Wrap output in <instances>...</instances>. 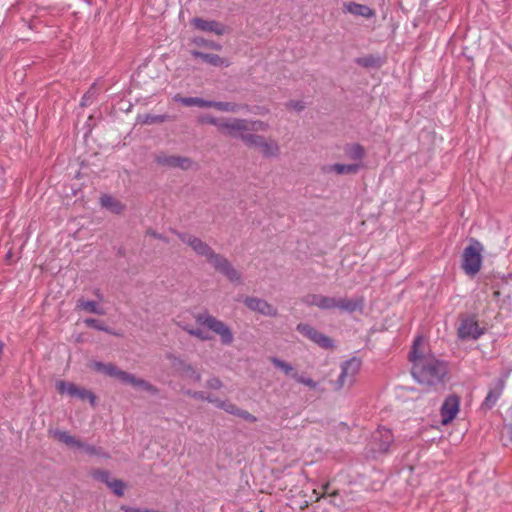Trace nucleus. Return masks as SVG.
<instances>
[{
  "label": "nucleus",
  "mask_w": 512,
  "mask_h": 512,
  "mask_svg": "<svg viewBox=\"0 0 512 512\" xmlns=\"http://www.w3.org/2000/svg\"><path fill=\"white\" fill-rule=\"evenodd\" d=\"M167 160H173V161H176V160H182L181 158L179 157H170L168 158Z\"/></svg>",
  "instance_id": "nucleus-52"
},
{
  "label": "nucleus",
  "mask_w": 512,
  "mask_h": 512,
  "mask_svg": "<svg viewBox=\"0 0 512 512\" xmlns=\"http://www.w3.org/2000/svg\"><path fill=\"white\" fill-rule=\"evenodd\" d=\"M76 307L78 309L84 310L89 313H94L97 315H104L105 311L102 307H100L95 301L84 300L83 298L77 301Z\"/></svg>",
  "instance_id": "nucleus-24"
},
{
  "label": "nucleus",
  "mask_w": 512,
  "mask_h": 512,
  "mask_svg": "<svg viewBox=\"0 0 512 512\" xmlns=\"http://www.w3.org/2000/svg\"><path fill=\"white\" fill-rule=\"evenodd\" d=\"M393 442V434L389 429L379 428L373 434L370 442L371 451L376 454L386 453Z\"/></svg>",
  "instance_id": "nucleus-11"
},
{
  "label": "nucleus",
  "mask_w": 512,
  "mask_h": 512,
  "mask_svg": "<svg viewBox=\"0 0 512 512\" xmlns=\"http://www.w3.org/2000/svg\"><path fill=\"white\" fill-rule=\"evenodd\" d=\"M171 231L182 243L190 247L197 256L205 258L208 264L224 275L229 281L233 283L242 282L241 273L234 268L224 255L216 253L208 243L188 232H180L175 229Z\"/></svg>",
  "instance_id": "nucleus-2"
},
{
  "label": "nucleus",
  "mask_w": 512,
  "mask_h": 512,
  "mask_svg": "<svg viewBox=\"0 0 512 512\" xmlns=\"http://www.w3.org/2000/svg\"><path fill=\"white\" fill-rule=\"evenodd\" d=\"M459 404L460 399L456 395H450L445 399L441 407V416L443 424H448L456 417L459 411Z\"/></svg>",
  "instance_id": "nucleus-17"
},
{
  "label": "nucleus",
  "mask_w": 512,
  "mask_h": 512,
  "mask_svg": "<svg viewBox=\"0 0 512 512\" xmlns=\"http://www.w3.org/2000/svg\"><path fill=\"white\" fill-rule=\"evenodd\" d=\"M84 323L88 326V327H91V328H94V329H97L99 331H104V332H108V333H112L110 331V329L105 326L102 322H100L99 320L97 319H94V318H87L85 319Z\"/></svg>",
  "instance_id": "nucleus-33"
},
{
  "label": "nucleus",
  "mask_w": 512,
  "mask_h": 512,
  "mask_svg": "<svg viewBox=\"0 0 512 512\" xmlns=\"http://www.w3.org/2000/svg\"><path fill=\"white\" fill-rule=\"evenodd\" d=\"M296 330L323 349L334 348V341L332 338L319 332L309 324L299 323L296 327Z\"/></svg>",
  "instance_id": "nucleus-10"
},
{
  "label": "nucleus",
  "mask_w": 512,
  "mask_h": 512,
  "mask_svg": "<svg viewBox=\"0 0 512 512\" xmlns=\"http://www.w3.org/2000/svg\"><path fill=\"white\" fill-rule=\"evenodd\" d=\"M195 393H196V391L191 390V389H188V390L184 391V394H185V395H187V396H189V397H191V398H193V399H194V395H195Z\"/></svg>",
  "instance_id": "nucleus-48"
},
{
  "label": "nucleus",
  "mask_w": 512,
  "mask_h": 512,
  "mask_svg": "<svg viewBox=\"0 0 512 512\" xmlns=\"http://www.w3.org/2000/svg\"><path fill=\"white\" fill-rule=\"evenodd\" d=\"M172 366L183 379L192 382H200L202 379L201 373L194 366L180 358L173 357Z\"/></svg>",
  "instance_id": "nucleus-15"
},
{
  "label": "nucleus",
  "mask_w": 512,
  "mask_h": 512,
  "mask_svg": "<svg viewBox=\"0 0 512 512\" xmlns=\"http://www.w3.org/2000/svg\"><path fill=\"white\" fill-rule=\"evenodd\" d=\"M247 126V133L251 132H265L269 129V124L261 120H249Z\"/></svg>",
  "instance_id": "nucleus-29"
},
{
  "label": "nucleus",
  "mask_w": 512,
  "mask_h": 512,
  "mask_svg": "<svg viewBox=\"0 0 512 512\" xmlns=\"http://www.w3.org/2000/svg\"><path fill=\"white\" fill-rule=\"evenodd\" d=\"M80 445L81 446H78V449L83 450L86 454H88V455H100L99 449L96 448L95 446L90 445V444H86V443H84L82 441H80Z\"/></svg>",
  "instance_id": "nucleus-37"
},
{
  "label": "nucleus",
  "mask_w": 512,
  "mask_h": 512,
  "mask_svg": "<svg viewBox=\"0 0 512 512\" xmlns=\"http://www.w3.org/2000/svg\"><path fill=\"white\" fill-rule=\"evenodd\" d=\"M91 476L102 482V483H105L107 486H108V483H110L112 481L111 479V476H110V472L107 471V470H103V469H94L91 471Z\"/></svg>",
  "instance_id": "nucleus-31"
},
{
  "label": "nucleus",
  "mask_w": 512,
  "mask_h": 512,
  "mask_svg": "<svg viewBox=\"0 0 512 512\" xmlns=\"http://www.w3.org/2000/svg\"><path fill=\"white\" fill-rule=\"evenodd\" d=\"M11 258V252L9 251L7 254H6V259L9 260Z\"/></svg>",
  "instance_id": "nucleus-53"
},
{
  "label": "nucleus",
  "mask_w": 512,
  "mask_h": 512,
  "mask_svg": "<svg viewBox=\"0 0 512 512\" xmlns=\"http://www.w3.org/2000/svg\"><path fill=\"white\" fill-rule=\"evenodd\" d=\"M94 96H95V85H93L87 91V93L84 94V96L82 97V100H81V105L88 106L93 101Z\"/></svg>",
  "instance_id": "nucleus-39"
},
{
  "label": "nucleus",
  "mask_w": 512,
  "mask_h": 512,
  "mask_svg": "<svg viewBox=\"0 0 512 512\" xmlns=\"http://www.w3.org/2000/svg\"><path fill=\"white\" fill-rule=\"evenodd\" d=\"M362 167L361 162H354L351 164H341V163H335L331 166L324 167V170L327 172H335L338 175L342 174H355L357 173L360 168Z\"/></svg>",
  "instance_id": "nucleus-21"
},
{
  "label": "nucleus",
  "mask_w": 512,
  "mask_h": 512,
  "mask_svg": "<svg viewBox=\"0 0 512 512\" xmlns=\"http://www.w3.org/2000/svg\"><path fill=\"white\" fill-rule=\"evenodd\" d=\"M337 494H338V492H337V491H334L331 495H332V496H335V495H337Z\"/></svg>",
  "instance_id": "nucleus-56"
},
{
  "label": "nucleus",
  "mask_w": 512,
  "mask_h": 512,
  "mask_svg": "<svg viewBox=\"0 0 512 512\" xmlns=\"http://www.w3.org/2000/svg\"><path fill=\"white\" fill-rule=\"evenodd\" d=\"M101 206L110 210L115 214H120L123 212L125 206L116 198L111 195L103 194L100 197Z\"/></svg>",
  "instance_id": "nucleus-22"
},
{
  "label": "nucleus",
  "mask_w": 512,
  "mask_h": 512,
  "mask_svg": "<svg viewBox=\"0 0 512 512\" xmlns=\"http://www.w3.org/2000/svg\"><path fill=\"white\" fill-rule=\"evenodd\" d=\"M494 294L496 297H498L500 295L499 291H496Z\"/></svg>",
  "instance_id": "nucleus-55"
},
{
  "label": "nucleus",
  "mask_w": 512,
  "mask_h": 512,
  "mask_svg": "<svg viewBox=\"0 0 512 512\" xmlns=\"http://www.w3.org/2000/svg\"><path fill=\"white\" fill-rule=\"evenodd\" d=\"M423 339L417 337L409 353L412 362V376L421 385L431 387L441 384L447 374V365L432 354H424L420 347Z\"/></svg>",
  "instance_id": "nucleus-1"
},
{
  "label": "nucleus",
  "mask_w": 512,
  "mask_h": 512,
  "mask_svg": "<svg viewBox=\"0 0 512 512\" xmlns=\"http://www.w3.org/2000/svg\"><path fill=\"white\" fill-rule=\"evenodd\" d=\"M292 377L298 382L303 385H306L310 387L311 389H315L317 387V382H315L313 379L299 375L298 373L292 374Z\"/></svg>",
  "instance_id": "nucleus-34"
},
{
  "label": "nucleus",
  "mask_w": 512,
  "mask_h": 512,
  "mask_svg": "<svg viewBox=\"0 0 512 512\" xmlns=\"http://www.w3.org/2000/svg\"><path fill=\"white\" fill-rule=\"evenodd\" d=\"M206 108H215L219 111L224 112H238L240 106L233 102H222V101H209L207 100Z\"/></svg>",
  "instance_id": "nucleus-25"
},
{
  "label": "nucleus",
  "mask_w": 512,
  "mask_h": 512,
  "mask_svg": "<svg viewBox=\"0 0 512 512\" xmlns=\"http://www.w3.org/2000/svg\"><path fill=\"white\" fill-rule=\"evenodd\" d=\"M108 487L115 495L119 497L124 495L125 483L122 480L112 479V481L108 483Z\"/></svg>",
  "instance_id": "nucleus-32"
},
{
  "label": "nucleus",
  "mask_w": 512,
  "mask_h": 512,
  "mask_svg": "<svg viewBox=\"0 0 512 512\" xmlns=\"http://www.w3.org/2000/svg\"><path fill=\"white\" fill-rule=\"evenodd\" d=\"M184 330H186L190 335L192 336H195L196 338L200 339V340H209L210 337L201 329H193V328H188V327H184Z\"/></svg>",
  "instance_id": "nucleus-36"
},
{
  "label": "nucleus",
  "mask_w": 512,
  "mask_h": 512,
  "mask_svg": "<svg viewBox=\"0 0 512 512\" xmlns=\"http://www.w3.org/2000/svg\"><path fill=\"white\" fill-rule=\"evenodd\" d=\"M270 361L273 363V365L279 369H281L286 375H291L296 373L294 371V368L291 364L285 362L284 360H281L277 357H272Z\"/></svg>",
  "instance_id": "nucleus-30"
},
{
  "label": "nucleus",
  "mask_w": 512,
  "mask_h": 512,
  "mask_svg": "<svg viewBox=\"0 0 512 512\" xmlns=\"http://www.w3.org/2000/svg\"><path fill=\"white\" fill-rule=\"evenodd\" d=\"M286 107L290 110L301 112L305 108V104L301 100H290L286 103Z\"/></svg>",
  "instance_id": "nucleus-40"
},
{
  "label": "nucleus",
  "mask_w": 512,
  "mask_h": 512,
  "mask_svg": "<svg viewBox=\"0 0 512 512\" xmlns=\"http://www.w3.org/2000/svg\"><path fill=\"white\" fill-rule=\"evenodd\" d=\"M219 119L220 118H215V117H212V116H207V117H204L202 119V122L208 123V124H211V125H214L215 127H217L218 123H219Z\"/></svg>",
  "instance_id": "nucleus-45"
},
{
  "label": "nucleus",
  "mask_w": 512,
  "mask_h": 512,
  "mask_svg": "<svg viewBox=\"0 0 512 512\" xmlns=\"http://www.w3.org/2000/svg\"><path fill=\"white\" fill-rule=\"evenodd\" d=\"M206 397H207V398H205V401H207V402H209V403H212V402L214 401V399H215V397L211 396V395H210V394H208V393L206 394Z\"/></svg>",
  "instance_id": "nucleus-49"
},
{
  "label": "nucleus",
  "mask_w": 512,
  "mask_h": 512,
  "mask_svg": "<svg viewBox=\"0 0 512 512\" xmlns=\"http://www.w3.org/2000/svg\"><path fill=\"white\" fill-rule=\"evenodd\" d=\"M191 25L202 32L214 33L215 35L221 36L227 32V27L216 20H205L200 17H195L191 20Z\"/></svg>",
  "instance_id": "nucleus-16"
},
{
  "label": "nucleus",
  "mask_w": 512,
  "mask_h": 512,
  "mask_svg": "<svg viewBox=\"0 0 512 512\" xmlns=\"http://www.w3.org/2000/svg\"><path fill=\"white\" fill-rule=\"evenodd\" d=\"M205 386L208 389L219 390L222 388L223 383L218 377H211L206 381Z\"/></svg>",
  "instance_id": "nucleus-38"
},
{
  "label": "nucleus",
  "mask_w": 512,
  "mask_h": 512,
  "mask_svg": "<svg viewBox=\"0 0 512 512\" xmlns=\"http://www.w3.org/2000/svg\"><path fill=\"white\" fill-rule=\"evenodd\" d=\"M223 402H224L223 400L215 398L212 403L215 404V406L219 408V403H223Z\"/></svg>",
  "instance_id": "nucleus-51"
},
{
  "label": "nucleus",
  "mask_w": 512,
  "mask_h": 512,
  "mask_svg": "<svg viewBox=\"0 0 512 512\" xmlns=\"http://www.w3.org/2000/svg\"><path fill=\"white\" fill-rule=\"evenodd\" d=\"M248 119L232 118L227 136L238 138L244 142L245 136H251L252 133H247Z\"/></svg>",
  "instance_id": "nucleus-18"
},
{
  "label": "nucleus",
  "mask_w": 512,
  "mask_h": 512,
  "mask_svg": "<svg viewBox=\"0 0 512 512\" xmlns=\"http://www.w3.org/2000/svg\"><path fill=\"white\" fill-rule=\"evenodd\" d=\"M244 144L259 149L263 156L267 158L277 157L279 154V145L276 140L271 138L252 133L251 136H245Z\"/></svg>",
  "instance_id": "nucleus-8"
},
{
  "label": "nucleus",
  "mask_w": 512,
  "mask_h": 512,
  "mask_svg": "<svg viewBox=\"0 0 512 512\" xmlns=\"http://www.w3.org/2000/svg\"><path fill=\"white\" fill-rule=\"evenodd\" d=\"M344 12L350 13L354 16H360L366 19H370L375 17L376 12L374 9L368 7L364 4H359L356 2H348L343 5Z\"/></svg>",
  "instance_id": "nucleus-19"
},
{
  "label": "nucleus",
  "mask_w": 512,
  "mask_h": 512,
  "mask_svg": "<svg viewBox=\"0 0 512 512\" xmlns=\"http://www.w3.org/2000/svg\"><path fill=\"white\" fill-rule=\"evenodd\" d=\"M328 487H329L328 483L323 486V489H324L325 492L327 491Z\"/></svg>",
  "instance_id": "nucleus-54"
},
{
  "label": "nucleus",
  "mask_w": 512,
  "mask_h": 512,
  "mask_svg": "<svg viewBox=\"0 0 512 512\" xmlns=\"http://www.w3.org/2000/svg\"><path fill=\"white\" fill-rule=\"evenodd\" d=\"M173 100L175 102H179L184 106L191 107V106H197L201 108H206L207 100H204L199 97H183L180 94H176L173 97Z\"/></svg>",
  "instance_id": "nucleus-26"
},
{
  "label": "nucleus",
  "mask_w": 512,
  "mask_h": 512,
  "mask_svg": "<svg viewBox=\"0 0 512 512\" xmlns=\"http://www.w3.org/2000/svg\"><path fill=\"white\" fill-rule=\"evenodd\" d=\"M191 55L195 58L202 59L204 62L214 67H228L230 65L228 59L223 58L217 54L203 53L198 50H192Z\"/></svg>",
  "instance_id": "nucleus-20"
},
{
  "label": "nucleus",
  "mask_w": 512,
  "mask_h": 512,
  "mask_svg": "<svg viewBox=\"0 0 512 512\" xmlns=\"http://www.w3.org/2000/svg\"><path fill=\"white\" fill-rule=\"evenodd\" d=\"M167 119L166 115L147 116L146 123H162Z\"/></svg>",
  "instance_id": "nucleus-44"
},
{
  "label": "nucleus",
  "mask_w": 512,
  "mask_h": 512,
  "mask_svg": "<svg viewBox=\"0 0 512 512\" xmlns=\"http://www.w3.org/2000/svg\"><path fill=\"white\" fill-rule=\"evenodd\" d=\"M56 387L58 392L61 394L67 393L68 395L77 397L81 400L87 399L92 406L95 405L96 397L90 390L79 388L75 384L66 381H58Z\"/></svg>",
  "instance_id": "nucleus-12"
},
{
  "label": "nucleus",
  "mask_w": 512,
  "mask_h": 512,
  "mask_svg": "<svg viewBox=\"0 0 512 512\" xmlns=\"http://www.w3.org/2000/svg\"><path fill=\"white\" fill-rule=\"evenodd\" d=\"M232 118H220L218 123V130L223 133L224 135H227V132L229 130V125Z\"/></svg>",
  "instance_id": "nucleus-42"
},
{
  "label": "nucleus",
  "mask_w": 512,
  "mask_h": 512,
  "mask_svg": "<svg viewBox=\"0 0 512 512\" xmlns=\"http://www.w3.org/2000/svg\"><path fill=\"white\" fill-rule=\"evenodd\" d=\"M360 368L361 361L356 357L344 361L341 364V373L338 376V379L334 382V388L336 390H341L345 387L352 386Z\"/></svg>",
  "instance_id": "nucleus-7"
},
{
  "label": "nucleus",
  "mask_w": 512,
  "mask_h": 512,
  "mask_svg": "<svg viewBox=\"0 0 512 512\" xmlns=\"http://www.w3.org/2000/svg\"><path fill=\"white\" fill-rule=\"evenodd\" d=\"M485 333V329L479 326L475 316H467L461 319L457 330L458 338L467 340H477Z\"/></svg>",
  "instance_id": "nucleus-9"
},
{
  "label": "nucleus",
  "mask_w": 512,
  "mask_h": 512,
  "mask_svg": "<svg viewBox=\"0 0 512 512\" xmlns=\"http://www.w3.org/2000/svg\"><path fill=\"white\" fill-rule=\"evenodd\" d=\"M195 319L198 324L206 326L209 330L217 334L220 337L222 344L230 345L233 342V333L230 327L223 321L208 313L198 314Z\"/></svg>",
  "instance_id": "nucleus-5"
},
{
  "label": "nucleus",
  "mask_w": 512,
  "mask_h": 512,
  "mask_svg": "<svg viewBox=\"0 0 512 512\" xmlns=\"http://www.w3.org/2000/svg\"><path fill=\"white\" fill-rule=\"evenodd\" d=\"M146 235L153 237L155 239L161 240L165 243H169V239L167 237H165L163 234L156 232L155 230H153L151 228L146 231Z\"/></svg>",
  "instance_id": "nucleus-43"
},
{
  "label": "nucleus",
  "mask_w": 512,
  "mask_h": 512,
  "mask_svg": "<svg viewBox=\"0 0 512 512\" xmlns=\"http://www.w3.org/2000/svg\"><path fill=\"white\" fill-rule=\"evenodd\" d=\"M206 394L204 391H196L194 399L205 401V398H207Z\"/></svg>",
  "instance_id": "nucleus-47"
},
{
  "label": "nucleus",
  "mask_w": 512,
  "mask_h": 512,
  "mask_svg": "<svg viewBox=\"0 0 512 512\" xmlns=\"http://www.w3.org/2000/svg\"><path fill=\"white\" fill-rule=\"evenodd\" d=\"M236 416L237 417H240L242 418L243 420L247 421V422H250V423H254L257 421V418L252 415L251 413H249L248 411L246 410H243L241 408L238 409V412L236 413Z\"/></svg>",
  "instance_id": "nucleus-41"
},
{
  "label": "nucleus",
  "mask_w": 512,
  "mask_h": 512,
  "mask_svg": "<svg viewBox=\"0 0 512 512\" xmlns=\"http://www.w3.org/2000/svg\"><path fill=\"white\" fill-rule=\"evenodd\" d=\"M344 151L345 155L351 160H360L365 157V150L358 143L347 144Z\"/></svg>",
  "instance_id": "nucleus-27"
},
{
  "label": "nucleus",
  "mask_w": 512,
  "mask_h": 512,
  "mask_svg": "<svg viewBox=\"0 0 512 512\" xmlns=\"http://www.w3.org/2000/svg\"><path fill=\"white\" fill-rule=\"evenodd\" d=\"M359 63L363 66H368L369 65V60L368 59H363V60H359Z\"/></svg>",
  "instance_id": "nucleus-50"
},
{
  "label": "nucleus",
  "mask_w": 512,
  "mask_h": 512,
  "mask_svg": "<svg viewBox=\"0 0 512 512\" xmlns=\"http://www.w3.org/2000/svg\"><path fill=\"white\" fill-rule=\"evenodd\" d=\"M51 433L54 438H56L58 441H60L61 443H64L65 445H67L69 447L78 448V446H81L80 440L77 439L75 436L71 435L70 433H68L67 431L54 430Z\"/></svg>",
  "instance_id": "nucleus-23"
},
{
  "label": "nucleus",
  "mask_w": 512,
  "mask_h": 512,
  "mask_svg": "<svg viewBox=\"0 0 512 512\" xmlns=\"http://www.w3.org/2000/svg\"><path fill=\"white\" fill-rule=\"evenodd\" d=\"M302 303L307 306H316L321 310L338 309L342 312L353 313L363 308V298H347V297H331L322 294H307L301 299Z\"/></svg>",
  "instance_id": "nucleus-3"
},
{
  "label": "nucleus",
  "mask_w": 512,
  "mask_h": 512,
  "mask_svg": "<svg viewBox=\"0 0 512 512\" xmlns=\"http://www.w3.org/2000/svg\"><path fill=\"white\" fill-rule=\"evenodd\" d=\"M191 42L196 46L207 47V48L217 50V51H220L222 49L221 44H219L215 41H212V40H207L203 37H194L191 40Z\"/></svg>",
  "instance_id": "nucleus-28"
},
{
  "label": "nucleus",
  "mask_w": 512,
  "mask_h": 512,
  "mask_svg": "<svg viewBox=\"0 0 512 512\" xmlns=\"http://www.w3.org/2000/svg\"><path fill=\"white\" fill-rule=\"evenodd\" d=\"M219 408L234 416H236V413L238 412L239 409V407H237L230 401H224L223 403H219Z\"/></svg>",
  "instance_id": "nucleus-35"
},
{
  "label": "nucleus",
  "mask_w": 512,
  "mask_h": 512,
  "mask_svg": "<svg viewBox=\"0 0 512 512\" xmlns=\"http://www.w3.org/2000/svg\"><path fill=\"white\" fill-rule=\"evenodd\" d=\"M243 302L245 306L251 311L268 317L278 316L277 308L262 298L248 296L244 299Z\"/></svg>",
  "instance_id": "nucleus-13"
},
{
  "label": "nucleus",
  "mask_w": 512,
  "mask_h": 512,
  "mask_svg": "<svg viewBox=\"0 0 512 512\" xmlns=\"http://www.w3.org/2000/svg\"><path fill=\"white\" fill-rule=\"evenodd\" d=\"M505 387V380L503 378H497L489 385L488 393L481 405V408L485 411L491 410L497 403L498 399L502 395Z\"/></svg>",
  "instance_id": "nucleus-14"
},
{
  "label": "nucleus",
  "mask_w": 512,
  "mask_h": 512,
  "mask_svg": "<svg viewBox=\"0 0 512 512\" xmlns=\"http://www.w3.org/2000/svg\"><path fill=\"white\" fill-rule=\"evenodd\" d=\"M166 163L171 164L173 166H179L182 169H187L189 167L190 162L181 161V162H166Z\"/></svg>",
  "instance_id": "nucleus-46"
},
{
  "label": "nucleus",
  "mask_w": 512,
  "mask_h": 512,
  "mask_svg": "<svg viewBox=\"0 0 512 512\" xmlns=\"http://www.w3.org/2000/svg\"><path fill=\"white\" fill-rule=\"evenodd\" d=\"M482 245L478 241H473L463 252L462 268L468 275H475L479 272L482 263L481 256Z\"/></svg>",
  "instance_id": "nucleus-6"
},
{
  "label": "nucleus",
  "mask_w": 512,
  "mask_h": 512,
  "mask_svg": "<svg viewBox=\"0 0 512 512\" xmlns=\"http://www.w3.org/2000/svg\"><path fill=\"white\" fill-rule=\"evenodd\" d=\"M90 367L97 372H100L110 377L117 378L123 383H127L132 385L133 387L142 389L150 393L151 395H157L159 392V389L150 382L142 378H137L133 374L119 369L116 365L112 363L94 361L91 363Z\"/></svg>",
  "instance_id": "nucleus-4"
}]
</instances>
